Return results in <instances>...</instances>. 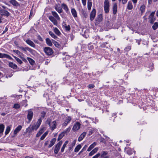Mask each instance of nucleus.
I'll list each match as a JSON object with an SVG mask.
<instances>
[{"label":"nucleus","mask_w":158,"mask_h":158,"mask_svg":"<svg viewBox=\"0 0 158 158\" xmlns=\"http://www.w3.org/2000/svg\"><path fill=\"white\" fill-rule=\"evenodd\" d=\"M19 48L20 49L24 52V53H26L27 52V51H28L31 54H33L35 52V51L34 50L28 47H23L22 46H21Z\"/></svg>","instance_id":"obj_1"},{"label":"nucleus","mask_w":158,"mask_h":158,"mask_svg":"<svg viewBox=\"0 0 158 158\" xmlns=\"http://www.w3.org/2000/svg\"><path fill=\"white\" fill-rule=\"evenodd\" d=\"M104 8L105 12L108 13L109 11L110 5L108 0H105L104 3Z\"/></svg>","instance_id":"obj_2"},{"label":"nucleus","mask_w":158,"mask_h":158,"mask_svg":"<svg viewBox=\"0 0 158 158\" xmlns=\"http://www.w3.org/2000/svg\"><path fill=\"white\" fill-rule=\"evenodd\" d=\"M44 51L46 54L48 56L52 55L53 53L52 49L49 47H45L44 48Z\"/></svg>","instance_id":"obj_3"},{"label":"nucleus","mask_w":158,"mask_h":158,"mask_svg":"<svg viewBox=\"0 0 158 158\" xmlns=\"http://www.w3.org/2000/svg\"><path fill=\"white\" fill-rule=\"evenodd\" d=\"M155 13V11L152 12L149 16V22L152 24L153 23L155 20V19L154 17Z\"/></svg>","instance_id":"obj_4"},{"label":"nucleus","mask_w":158,"mask_h":158,"mask_svg":"<svg viewBox=\"0 0 158 158\" xmlns=\"http://www.w3.org/2000/svg\"><path fill=\"white\" fill-rule=\"evenodd\" d=\"M81 124L79 122L75 123L73 127V130L75 131L79 130Z\"/></svg>","instance_id":"obj_5"},{"label":"nucleus","mask_w":158,"mask_h":158,"mask_svg":"<svg viewBox=\"0 0 158 158\" xmlns=\"http://www.w3.org/2000/svg\"><path fill=\"white\" fill-rule=\"evenodd\" d=\"M96 10L95 9H93L90 15V19L91 21H93L96 15Z\"/></svg>","instance_id":"obj_6"},{"label":"nucleus","mask_w":158,"mask_h":158,"mask_svg":"<svg viewBox=\"0 0 158 158\" xmlns=\"http://www.w3.org/2000/svg\"><path fill=\"white\" fill-rule=\"evenodd\" d=\"M72 119L70 116H68L65 118V122L62 124V126L65 127L70 122Z\"/></svg>","instance_id":"obj_7"},{"label":"nucleus","mask_w":158,"mask_h":158,"mask_svg":"<svg viewBox=\"0 0 158 158\" xmlns=\"http://www.w3.org/2000/svg\"><path fill=\"white\" fill-rule=\"evenodd\" d=\"M48 125L50 127L52 130H53L56 127V124L55 121H54L51 123H50V121H48Z\"/></svg>","instance_id":"obj_8"},{"label":"nucleus","mask_w":158,"mask_h":158,"mask_svg":"<svg viewBox=\"0 0 158 158\" xmlns=\"http://www.w3.org/2000/svg\"><path fill=\"white\" fill-rule=\"evenodd\" d=\"M33 115V112L31 110H28V113L27 116V118L29 121H30L32 119Z\"/></svg>","instance_id":"obj_9"},{"label":"nucleus","mask_w":158,"mask_h":158,"mask_svg":"<svg viewBox=\"0 0 158 158\" xmlns=\"http://www.w3.org/2000/svg\"><path fill=\"white\" fill-rule=\"evenodd\" d=\"M0 58H5L11 60L13 59V58L10 55L1 53H0Z\"/></svg>","instance_id":"obj_10"},{"label":"nucleus","mask_w":158,"mask_h":158,"mask_svg":"<svg viewBox=\"0 0 158 158\" xmlns=\"http://www.w3.org/2000/svg\"><path fill=\"white\" fill-rule=\"evenodd\" d=\"M49 19L53 23L54 25L57 26L58 25V23L57 19H56L53 16H49L48 17Z\"/></svg>","instance_id":"obj_11"},{"label":"nucleus","mask_w":158,"mask_h":158,"mask_svg":"<svg viewBox=\"0 0 158 158\" xmlns=\"http://www.w3.org/2000/svg\"><path fill=\"white\" fill-rule=\"evenodd\" d=\"M26 43L30 46L35 48V45L34 42L29 39H27L25 41Z\"/></svg>","instance_id":"obj_12"},{"label":"nucleus","mask_w":158,"mask_h":158,"mask_svg":"<svg viewBox=\"0 0 158 158\" xmlns=\"http://www.w3.org/2000/svg\"><path fill=\"white\" fill-rule=\"evenodd\" d=\"M22 128V127L21 125L18 126L15 130L14 131V134L15 135L17 134L21 130Z\"/></svg>","instance_id":"obj_13"},{"label":"nucleus","mask_w":158,"mask_h":158,"mask_svg":"<svg viewBox=\"0 0 158 158\" xmlns=\"http://www.w3.org/2000/svg\"><path fill=\"white\" fill-rule=\"evenodd\" d=\"M86 132H83L79 136L78 139V141L79 142H80L85 137V136L86 135Z\"/></svg>","instance_id":"obj_14"},{"label":"nucleus","mask_w":158,"mask_h":158,"mask_svg":"<svg viewBox=\"0 0 158 158\" xmlns=\"http://www.w3.org/2000/svg\"><path fill=\"white\" fill-rule=\"evenodd\" d=\"M71 13L74 18L77 17V14L76 10L74 8H72L71 9Z\"/></svg>","instance_id":"obj_15"},{"label":"nucleus","mask_w":158,"mask_h":158,"mask_svg":"<svg viewBox=\"0 0 158 158\" xmlns=\"http://www.w3.org/2000/svg\"><path fill=\"white\" fill-rule=\"evenodd\" d=\"M8 65L9 67L13 69H16L17 68V65L11 62H9Z\"/></svg>","instance_id":"obj_16"},{"label":"nucleus","mask_w":158,"mask_h":158,"mask_svg":"<svg viewBox=\"0 0 158 158\" xmlns=\"http://www.w3.org/2000/svg\"><path fill=\"white\" fill-rule=\"evenodd\" d=\"M117 6L116 3H114L113 4V12L114 15L116 14L117 12Z\"/></svg>","instance_id":"obj_17"},{"label":"nucleus","mask_w":158,"mask_h":158,"mask_svg":"<svg viewBox=\"0 0 158 158\" xmlns=\"http://www.w3.org/2000/svg\"><path fill=\"white\" fill-rule=\"evenodd\" d=\"M98 150V148H95L89 153V156H92L94 154L96 153Z\"/></svg>","instance_id":"obj_18"},{"label":"nucleus","mask_w":158,"mask_h":158,"mask_svg":"<svg viewBox=\"0 0 158 158\" xmlns=\"http://www.w3.org/2000/svg\"><path fill=\"white\" fill-rule=\"evenodd\" d=\"M9 2L13 5L15 6H17L19 5V3L15 0H10Z\"/></svg>","instance_id":"obj_19"},{"label":"nucleus","mask_w":158,"mask_h":158,"mask_svg":"<svg viewBox=\"0 0 158 158\" xmlns=\"http://www.w3.org/2000/svg\"><path fill=\"white\" fill-rule=\"evenodd\" d=\"M97 143L96 142H94L92 144L90 145L88 148L87 151L88 152L90 151L96 145Z\"/></svg>","instance_id":"obj_20"},{"label":"nucleus","mask_w":158,"mask_h":158,"mask_svg":"<svg viewBox=\"0 0 158 158\" xmlns=\"http://www.w3.org/2000/svg\"><path fill=\"white\" fill-rule=\"evenodd\" d=\"M52 13L54 18H56L58 20H60V18L56 12L52 11Z\"/></svg>","instance_id":"obj_21"},{"label":"nucleus","mask_w":158,"mask_h":158,"mask_svg":"<svg viewBox=\"0 0 158 158\" xmlns=\"http://www.w3.org/2000/svg\"><path fill=\"white\" fill-rule=\"evenodd\" d=\"M1 14L3 16H5L6 17L9 16L10 14V13L7 11L5 10H2Z\"/></svg>","instance_id":"obj_22"},{"label":"nucleus","mask_w":158,"mask_h":158,"mask_svg":"<svg viewBox=\"0 0 158 158\" xmlns=\"http://www.w3.org/2000/svg\"><path fill=\"white\" fill-rule=\"evenodd\" d=\"M56 139L55 138L52 139L50 142V143L48 146L49 148H51L52 147L55 143L56 142Z\"/></svg>","instance_id":"obj_23"},{"label":"nucleus","mask_w":158,"mask_h":158,"mask_svg":"<svg viewBox=\"0 0 158 158\" xmlns=\"http://www.w3.org/2000/svg\"><path fill=\"white\" fill-rule=\"evenodd\" d=\"M46 44L48 46H52V43L51 40L49 38H47L46 39Z\"/></svg>","instance_id":"obj_24"},{"label":"nucleus","mask_w":158,"mask_h":158,"mask_svg":"<svg viewBox=\"0 0 158 158\" xmlns=\"http://www.w3.org/2000/svg\"><path fill=\"white\" fill-rule=\"evenodd\" d=\"M92 6V2L91 0H88L87 2V7L88 10H90Z\"/></svg>","instance_id":"obj_25"},{"label":"nucleus","mask_w":158,"mask_h":158,"mask_svg":"<svg viewBox=\"0 0 158 158\" xmlns=\"http://www.w3.org/2000/svg\"><path fill=\"white\" fill-rule=\"evenodd\" d=\"M53 31L58 36L60 35L61 34V33L60 31L56 27L53 28Z\"/></svg>","instance_id":"obj_26"},{"label":"nucleus","mask_w":158,"mask_h":158,"mask_svg":"<svg viewBox=\"0 0 158 158\" xmlns=\"http://www.w3.org/2000/svg\"><path fill=\"white\" fill-rule=\"evenodd\" d=\"M61 6L66 12H67L69 11V9L68 8V6L65 4L64 3L62 4H61Z\"/></svg>","instance_id":"obj_27"},{"label":"nucleus","mask_w":158,"mask_h":158,"mask_svg":"<svg viewBox=\"0 0 158 158\" xmlns=\"http://www.w3.org/2000/svg\"><path fill=\"white\" fill-rule=\"evenodd\" d=\"M76 140H74L73 142L71 144L70 146L69 147V150L70 151L73 148L74 145H75L76 143Z\"/></svg>","instance_id":"obj_28"},{"label":"nucleus","mask_w":158,"mask_h":158,"mask_svg":"<svg viewBox=\"0 0 158 158\" xmlns=\"http://www.w3.org/2000/svg\"><path fill=\"white\" fill-rule=\"evenodd\" d=\"M13 51L19 55V57H21V56L23 55V54L18 50H14Z\"/></svg>","instance_id":"obj_29"},{"label":"nucleus","mask_w":158,"mask_h":158,"mask_svg":"<svg viewBox=\"0 0 158 158\" xmlns=\"http://www.w3.org/2000/svg\"><path fill=\"white\" fill-rule=\"evenodd\" d=\"M69 142L68 141H66L63 145L62 147L61 148V152H63L64 150V149L66 147L67 144Z\"/></svg>","instance_id":"obj_30"},{"label":"nucleus","mask_w":158,"mask_h":158,"mask_svg":"<svg viewBox=\"0 0 158 158\" xmlns=\"http://www.w3.org/2000/svg\"><path fill=\"white\" fill-rule=\"evenodd\" d=\"M44 131V129L43 128L41 129L37 133L36 136V137H38L40 136L41 134L43 133Z\"/></svg>","instance_id":"obj_31"},{"label":"nucleus","mask_w":158,"mask_h":158,"mask_svg":"<svg viewBox=\"0 0 158 158\" xmlns=\"http://www.w3.org/2000/svg\"><path fill=\"white\" fill-rule=\"evenodd\" d=\"M133 8V5L131 2H129L127 4V8L129 10H131Z\"/></svg>","instance_id":"obj_32"},{"label":"nucleus","mask_w":158,"mask_h":158,"mask_svg":"<svg viewBox=\"0 0 158 158\" xmlns=\"http://www.w3.org/2000/svg\"><path fill=\"white\" fill-rule=\"evenodd\" d=\"M39 127V126L36 124H35L32 126L31 128L32 130H36Z\"/></svg>","instance_id":"obj_33"},{"label":"nucleus","mask_w":158,"mask_h":158,"mask_svg":"<svg viewBox=\"0 0 158 158\" xmlns=\"http://www.w3.org/2000/svg\"><path fill=\"white\" fill-rule=\"evenodd\" d=\"M49 34L52 36V37L55 39H56L57 38V37L56 36L52 31H49Z\"/></svg>","instance_id":"obj_34"},{"label":"nucleus","mask_w":158,"mask_h":158,"mask_svg":"<svg viewBox=\"0 0 158 158\" xmlns=\"http://www.w3.org/2000/svg\"><path fill=\"white\" fill-rule=\"evenodd\" d=\"M81 146L80 144H79L74 149L75 152H77L79 151L80 149L81 148Z\"/></svg>","instance_id":"obj_35"},{"label":"nucleus","mask_w":158,"mask_h":158,"mask_svg":"<svg viewBox=\"0 0 158 158\" xmlns=\"http://www.w3.org/2000/svg\"><path fill=\"white\" fill-rule=\"evenodd\" d=\"M27 59L31 65H33L35 64V61L31 58L27 57Z\"/></svg>","instance_id":"obj_36"},{"label":"nucleus","mask_w":158,"mask_h":158,"mask_svg":"<svg viewBox=\"0 0 158 158\" xmlns=\"http://www.w3.org/2000/svg\"><path fill=\"white\" fill-rule=\"evenodd\" d=\"M145 6L144 5H142L140 7V10L141 13H143L145 11Z\"/></svg>","instance_id":"obj_37"},{"label":"nucleus","mask_w":158,"mask_h":158,"mask_svg":"<svg viewBox=\"0 0 158 158\" xmlns=\"http://www.w3.org/2000/svg\"><path fill=\"white\" fill-rule=\"evenodd\" d=\"M4 126L2 124L0 125V133L2 134L3 133L4 129Z\"/></svg>","instance_id":"obj_38"},{"label":"nucleus","mask_w":158,"mask_h":158,"mask_svg":"<svg viewBox=\"0 0 158 158\" xmlns=\"http://www.w3.org/2000/svg\"><path fill=\"white\" fill-rule=\"evenodd\" d=\"M48 131H46V132H45L40 137V140H43L46 137L47 135H48Z\"/></svg>","instance_id":"obj_39"},{"label":"nucleus","mask_w":158,"mask_h":158,"mask_svg":"<svg viewBox=\"0 0 158 158\" xmlns=\"http://www.w3.org/2000/svg\"><path fill=\"white\" fill-rule=\"evenodd\" d=\"M158 23L157 22L155 23L152 26V28L154 30H155L158 28Z\"/></svg>","instance_id":"obj_40"},{"label":"nucleus","mask_w":158,"mask_h":158,"mask_svg":"<svg viewBox=\"0 0 158 158\" xmlns=\"http://www.w3.org/2000/svg\"><path fill=\"white\" fill-rule=\"evenodd\" d=\"M52 42L56 47L58 48L60 47V45L58 42L53 40H52Z\"/></svg>","instance_id":"obj_41"},{"label":"nucleus","mask_w":158,"mask_h":158,"mask_svg":"<svg viewBox=\"0 0 158 158\" xmlns=\"http://www.w3.org/2000/svg\"><path fill=\"white\" fill-rule=\"evenodd\" d=\"M13 56L17 61V62L20 64H21L23 63L22 61L19 58L15 56Z\"/></svg>","instance_id":"obj_42"},{"label":"nucleus","mask_w":158,"mask_h":158,"mask_svg":"<svg viewBox=\"0 0 158 158\" xmlns=\"http://www.w3.org/2000/svg\"><path fill=\"white\" fill-rule=\"evenodd\" d=\"M60 147H59L56 145V146L55 148L54 152L55 153L57 154L58 152V151L60 149Z\"/></svg>","instance_id":"obj_43"},{"label":"nucleus","mask_w":158,"mask_h":158,"mask_svg":"<svg viewBox=\"0 0 158 158\" xmlns=\"http://www.w3.org/2000/svg\"><path fill=\"white\" fill-rule=\"evenodd\" d=\"M10 130V127L9 126H7L6 129V131L5 132V134L6 135H7L8 134Z\"/></svg>","instance_id":"obj_44"},{"label":"nucleus","mask_w":158,"mask_h":158,"mask_svg":"<svg viewBox=\"0 0 158 158\" xmlns=\"http://www.w3.org/2000/svg\"><path fill=\"white\" fill-rule=\"evenodd\" d=\"M98 19L97 21L98 22H101L102 21V20L103 19L102 16V15L100 14L98 15Z\"/></svg>","instance_id":"obj_45"},{"label":"nucleus","mask_w":158,"mask_h":158,"mask_svg":"<svg viewBox=\"0 0 158 158\" xmlns=\"http://www.w3.org/2000/svg\"><path fill=\"white\" fill-rule=\"evenodd\" d=\"M127 153L129 155H131L132 153V150L130 148H127Z\"/></svg>","instance_id":"obj_46"},{"label":"nucleus","mask_w":158,"mask_h":158,"mask_svg":"<svg viewBox=\"0 0 158 158\" xmlns=\"http://www.w3.org/2000/svg\"><path fill=\"white\" fill-rule=\"evenodd\" d=\"M71 129V127H69L68 128L66 129V130H65L64 131H63V132H62L63 133H64V134L65 135V134L66 133H67L69 132L70 131V130Z\"/></svg>","instance_id":"obj_47"},{"label":"nucleus","mask_w":158,"mask_h":158,"mask_svg":"<svg viewBox=\"0 0 158 158\" xmlns=\"http://www.w3.org/2000/svg\"><path fill=\"white\" fill-rule=\"evenodd\" d=\"M46 114V112L44 111H42L41 112V115L40 118L42 119H43V118L45 117V115Z\"/></svg>","instance_id":"obj_48"},{"label":"nucleus","mask_w":158,"mask_h":158,"mask_svg":"<svg viewBox=\"0 0 158 158\" xmlns=\"http://www.w3.org/2000/svg\"><path fill=\"white\" fill-rule=\"evenodd\" d=\"M64 135L62 132L58 136V140H60L62 137Z\"/></svg>","instance_id":"obj_49"},{"label":"nucleus","mask_w":158,"mask_h":158,"mask_svg":"<svg viewBox=\"0 0 158 158\" xmlns=\"http://www.w3.org/2000/svg\"><path fill=\"white\" fill-rule=\"evenodd\" d=\"M88 147V145H85L83 147V148L82 149V150L80 151L79 152V154H80L82 152H83V151H85L86 149V148Z\"/></svg>","instance_id":"obj_50"},{"label":"nucleus","mask_w":158,"mask_h":158,"mask_svg":"<svg viewBox=\"0 0 158 158\" xmlns=\"http://www.w3.org/2000/svg\"><path fill=\"white\" fill-rule=\"evenodd\" d=\"M20 107V105L18 104H14L13 108H15V109H17L19 108Z\"/></svg>","instance_id":"obj_51"},{"label":"nucleus","mask_w":158,"mask_h":158,"mask_svg":"<svg viewBox=\"0 0 158 158\" xmlns=\"http://www.w3.org/2000/svg\"><path fill=\"white\" fill-rule=\"evenodd\" d=\"M42 118H40L37 121V123H36V124L39 126V127L40 126L41 123L42 122Z\"/></svg>","instance_id":"obj_52"},{"label":"nucleus","mask_w":158,"mask_h":158,"mask_svg":"<svg viewBox=\"0 0 158 158\" xmlns=\"http://www.w3.org/2000/svg\"><path fill=\"white\" fill-rule=\"evenodd\" d=\"M107 153L106 152L102 151V152L101 155H101V157H102L105 156L106 155H107Z\"/></svg>","instance_id":"obj_53"},{"label":"nucleus","mask_w":158,"mask_h":158,"mask_svg":"<svg viewBox=\"0 0 158 158\" xmlns=\"http://www.w3.org/2000/svg\"><path fill=\"white\" fill-rule=\"evenodd\" d=\"M66 30L69 31L70 29V27L69 25L64 26Z\"/></svg>","instance_id":"obj_54"},{"label":"nucleus","mask_w":158,"mask_h":158,"mask_svg":"<svg viewBox=\"0 0 158 158\" xmlns=\"http://www.w3.org/2000/svg\"><path fill=\"white\" fill-rule=\"evenodd\" d=\"M131 49V46H128L126 48L125 50V51H129Z\"/></svg>","instance_id":"obj_55"},{"label":"nucleus","mask_w":158,"mask_h":158,"mask_svg":"<svg viewBox=\"0 0 158 158\" xmlns=\"http://www.w3.org/2000/svg\"><path fill=\"white\" fill-rule=\"evenodd\" d=\"M119 2H122L123 4L126 3L127 1V0H118Z\"/></svg>","instance_id":"obj_56"},{"label":"nucleus","mask_w":158,"mask_h":158,"mask_svg":"<svg viewBox=\"0 0 158 158\" xmlns=\"http://www.w3.org/2000/svg\"><path fill=\"white\" fill-rule=\"evenodd\" d=\"M100 156V153H98L94 156L92 158H98Z\"/></svg>","instance_id":"obj_57"},{"label":"nucleus","mask_w":158,"mask_h":158,"mask_svg":"<svg viewBox=\"0 0 158 158\" xmlns=\"http://www.w3.org/2000/svg\"><path fill=\"white\" fill-rule=\"evenodd\" d=\"M94 84H89L88 86V87L90 89H92L94 88Z\"/></svg>","instance_id":"obj_58"},{"label":"nucleus","mask_w":158,"mask_h":158,"mask_svg":"<svg viewBox=\"0 0 158 158\" xmlns=\"http://www.w3.org/2000/svg\"><path fill=\"white\" fill-rule=\"evenodd\" d=\"M62 143V141H60L56 145L60 147Z\"/></svg>","instance_id":"obj_59"},{"label":"nucleus","mask_w":158,"mask_h":158,"mask_svg":"<svg viewBox=\"0 0 158 158\" xmlns=\"http://www.w3.org/2000/svg\"><path fill=\"white\" fill-rule=\"evenodd\" d=\"M37 39L41 41H43L42 38L40 35L38 36Z\"/></svg>","instance_id":"obj_60"},{"label":"nucleus","mask_w":158,"mask_h":158,"mask_svg":"<svg viewBox=\"0 0 158 158\" xmlns=\"http://www.w3.org/2000/svg\"><path fill=\"white\" fill-rule=\"evenodd\" d=\"M83 5L85 6L86 5V0H81Z\"/></svg>","instance_id":"obj_61"},{"label":"nucleus","mask_w":158,"mask_h":158,"mask_svg":"<svg viewBox=\"0 0 158 158\" xmlns=\"http://www.w3.org/2000/svg\"><path fill=\"white\" fill-rule=\"evenodd\" d=\"M3 20L2 19V15L0 14V23H2V20Z\"/></svg>","instance_id":"obj_62"},{"label":"nucleus","mask_w":158,"mask_h":158,"mask_svg":"<svg viewBox=\"0 0 158 158\" xmlns=\"http://www.w3.org/2000/svg\"><path fill=\"white\" fill-rule=\"evenodd\" d=\"M56 11H57L59 13H60L62 12V10L61 9H56Z\"/></svg>","instance_id":"obj_63"},{"label":"nucleus","mask_w":158,"mask_h":158,"mask_svg":"<svg viewBox=\"0 0 158 158\" xmlns=\"http://www.w3.org/2000/svg\"><path fill=\"white\" fill-rule=\"evenodd\" d=\"M49 140H48L46 141L44 144V146H47L48 145V143H49Z\"/></svg>","instance_id":"obj_64"}]
</instances>
